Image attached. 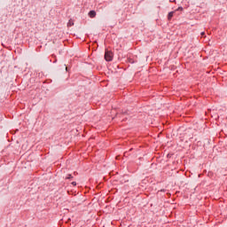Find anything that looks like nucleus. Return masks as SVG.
Here are the masks:
<instances>
[{
    "label": "nucleus",
    "instance_id": "f257e3e1",
    "mask_svg": "<svg viewBox=\"0 0 227 227\" xmlns=\"http://www.w3.org/2000/svg\"><path fill=\"white\" fill-rule=\"evenodd\" d=\"M114 55L111 51H106L105 52V59L106 61H113Z\"/></svg>",
    "mask_w": 227,
    "mask_h": 227
},
{
    "label": "nucleus",
    "instance_id": "f03ea898",
    "mask_svg": "<svg viewBox=\"0 0 227 227\" xmlns=\"http://www.w3.org/2000/svg\"><path fill=\"white\" fill-rule=\"evenodd\" d=\"M89 17H90V19H95V17H97V12L95 11H90L89 12Z\"/></svg>",
    "mask_w": 227,
    "mask_h": 227
},
{
    "label": "nucleus",
    "instance_id": "7ed1b4c3",
    "mask_svg": "<svg viewBox=\"0 0 227 227\" xmlns=\"http://www.w3.org/2000/svg\"><path fill=\"white\" fill-rule=\"evenodd\" d=\"M175 14V12H170L168 15V20H171V19H173V15Z\"/></svg>",
    "mask_w": 227,
    "mask_h": 227
},
{
    "label": "nucleus",
    "instance_id": "20e7f679",
    "mask_svg": "<svg viewBox=\"0 0 227 227\" xmlns=\"http://www.w3.org/2000/svg\"><path fill=\"white\" fill-rule=\"evenodd\" d=\"M74 178V176L71 175V174H68L67 176H66V180H70Z\"/></svg>",
    "mask_w": 227,
    "mask_h": 227
},
{
    "label": "nucleus",
    "instance_id": "39448f33",
    "mask_svg": "<svg viewBox=\"0 0 227 227\" xmlns=\"http://www.w3.org/2000/svg\"><path fill=\"white\" fill-rule=\"evenodd\" d=\"M71 184H72V185H74V186L77 185V183H76V182H72Z\"/></svg>",
    "mask_w": 227,
    "mask_h": 227
},
{
    "label": "nucleus",
    "instance_id": "423d86ee",
    "mask_svg": "<svg viewBox=\"0 0 227 227\" xmlns=\"http://www.w3.org/2000/svg\"><path fill=\"white\" fill-rule=\"evenodd\" d=\"M68 25H69V26H73V25H74V23L69 22V23H68Z\"/></svg>",
    "mask_w": 227,
    "mask_h": 227
},
{
    "label": "nucleus",
    "instance_id": "0eeeda50",
    "mask_svg": "<svg viewBox=\"0 0 227 227\" xmlns=\"http://www.w3.org/2000/svg\"><path fill=\"white\" fill-rule=\"evenodd\" d=\"M204 35H205V32H202V33H201V36H204Z\"/></svg>",
    "mask_w": 227,
    "mask_h": 227
}]
</instances>
